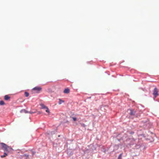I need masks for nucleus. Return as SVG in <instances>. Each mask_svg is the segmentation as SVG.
<instances>
[{"label":"nucleus","instance_id":"obj_15","mask_svg":"<svg viewBox=\"0 0 159 159\" xmlns=\"http://www.w3.org/2000/svg\"><path fill=\"white\" fill-rule=\"evenodd\" d=\"M72 118L73 119V120L74 121H75L76 120H77V118L76 117H72Z\"/></svg>","mask_w":159,"mask_h":159},{"label":"nucleus","instance_id":"obj_5","mask_svg":"<svg viewBox=\"0 0 159 159\" xmlns=\"http://www.w3.org/2000/svg\"><path fill=\"white\" fill-rule=\"evenodd\" d=\"M20 112L21 113L24 112L25 113H29L32 114V113H34V112H31L30 111H28L25 109L22 110H21Z\"/></svg>","mask_w":159,"mask_h":159},{"label":"nucleus","instance_id":"obj_8","mask_svg":"<svg viewBox=\"0 0 159 159\" xmlns=\"http://www.w3.org/2000/svg\"><path fill=\"white\" fill-rule=\"evenodd\" d=\"M10 98V97H9L8 95H6L4 96V99L6 100H9Z\"/></svg>","mask_w":159,"mask_h":159},{"label":"nucleus","instance_id":"obj_16","mask_svg":"<svg viewBox=\"0 0 159 159\" xmlns=\"http://www.w3.org/2000/svg\"><path fill=\"white\" fill-rule=\"evenodd\" d=\"M81 126L83 127H85L86 126L84 124H83V123L81 124Z\"/></svg>","mask_w":159,"mask_h":159},{"label":"nucleus","instance_id":"obj_11","mask_svg":"<svg viewBox=\"0 0 159 159\" xmlns=\"http://www.w3.org/2000/svg\"><path fill=\"white\" fill-rule=\"evenodd\" d=\"M59 104H61L62 103H63V102H64V100H62L61 99H59Z\"/></svg>","mask_w":159,"mask_h":159},{"label":"nucleus","instance_id":"obj_9","mask_svg":"<svg viewBox=\"0 0 159 159\" xmlns=\"http://www.w3.org/2000/svg\"><path fill=\"white\" fill-rule=\"evenodd\" d=\"M29 156L28 155L25 154L23 155L22 156V158H25V159H27L28 157Z\"/></svg>","mask_w":159,"mask_h":159},{"label":"nucleus","instance_id":"obj_1","mask_svg":"<svg viewBox=\"0 0 159 159\" xmlns=\"http://www.w3.org/2000/svg\"><path fill=\"white\" fill-rule=\"evenodd\" d=\"M0 144L1 145V148L5 151L10 152L13 150V149L11 148L4 143H0Z\"/></svg>","mask_w":159,"mask_h":159},{"label":"nucleus","instance_id":"obj_12","mask_svg":"<svg viewBox=\"0 0 159 159\" xmlns=\"http://www.w3.org/2000/svg\"><path fill=\"white\" fill-rule=\"evenodd\" d=\"M5 104L4 102L3 101H0V105H3Z\"/></svg>","mask_w":159,"mask_h":159},{"label":"nucleus","instance_id":"obj_4","mask_svg":"<svg viewBox=\"0 0 159 159\" xmlns=\"http://www.w3.org/2000/svg\"><path fill=\"white\" fill-rule=\"evenodd\" d=\"M41 107L43 109H46V111L47 112V113H49L50 112V111L49 110L48 108L45 106L43 104H42L41 105Z\"/></svg>","mask_w":159,"mask_h":159},{"label":"nucleus","instance_id":"obj_7","mask_svg":"<svg viewBox=\"0 0 159 159\" xmlns=\"http://www.w3.org/2000/svg\"><path fill=\"white\" fill-rule=\"evenodd\" d=\"M63 92L65 93H66L68 94L69 93H70V89L68 88H67L66 89H65L64 91Z\"/></svg>","mask_w":159,"mask_h":159},{"label":"nucleus","instance_id":"obj_17","mask_svg":"<svg viewBox=\"0 0 159 159\" xmlns=\"http://www.w3.org/2000/svg\"><path fill=\"white\" fill-rule=\"evenodd\" d=\"M130 133L131 134H133V133H133H133Z\"/></svg>","mask_w":159,"mask_h":159},{"label":"nucleus","instance_id":"obj_3","mask_svg":"<svg viewBox=\"0 0 159 159\" xmlns=\"http://www.w3.org/2000/svg\"><path fill=\"white\" fill-rule=\"evenodd\" d=\"M158 92L157 89L156 88H155L153 92V95L154 96L155 98H156L158 95Z\"/></svg>","mask_w":159,"mask_h":159},{"label":"nucleus","instance_id":"obj_18","mask_svg":"<svg viewBox=\"0 0 159 159\" xmlns=\"http://www.w3.org/2000/svg\"><path fill=\"white\" fill-rule=\"evenodd\" d=\"M33 154H34V153L33 152Z\"/></svg>","mask_w":159,"mask_h":159},{"label":"nucleus","instance_id":"obj_14","mask_svg":"<svg viewBox=\"0 0 159 159\" xmlns=\"http://www.w3.org/2000/svg\"><path fill=\"white\" fill-rule=\"evenodd\" d=\"M122 154V153L120 154L118 156V158L117 159H121Z\"/></svg>","mask_w":159,"mask_h":159},{"label":"nucleus","instance_id":"obj_6","mask_svg":"<svg viewBox=\"0 0 159 159\" xmlns=\"http://www.w3.org/2000/svg\"><path fill=\"white\" fill-rule=\"evenodd\" d=\"M129 111H130L129 113V114L130 115L133 116L135 115V111H134V110H130Z\"/></svg>","mask_w":159,"mask_h":159},{"label":"nucleus","instance_id":"obj_13","mask_svg":"<svg viewBox=\"0 0 159 159\" xmlns=\"http://www.w3.org/2000/svg\"><path fill=\"white\" fill-rule=\"evenodd\" d=\"M25 97H28L29 96V93L28 92H25Z\"/></svg>","mask_w":159,"mask_h":159},{"label":"nucleus","instance_id":"obj_2","mask_svg":"<svg viewBox=\"0 0 159 159\" xmlns=\"http://www.w3.org/2000/svg\"><path fill=\"white\" fill-rule=\"evenodd\" d=\"M32 90L36 93H39L42 90V88L39 87H36L32 89Z\"/></svg>","mask_w":159,"mask_h":159},{"label":"nucleus","instance_id":"obj_10","mask_svg":"<svg viewBox=\"0 0 159 159\" xmlns=\"http://www.w3.org/2000/svg\"><path fill=\"white\" fill-rule=\"evenodd\" d=\"M7 156V153L5 152L4 153V155H1V157L3 158Z\"/></svg>","mask_w":159,"mask_h":159}]
</instances>
